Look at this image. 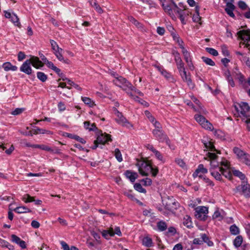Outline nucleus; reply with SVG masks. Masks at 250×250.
Segmentation results:
<instances>
[{
	"label": "nucleus",
	"instance_id": "obj_1",
	"mask_svg": "<svg viewBox=\"0 0 250 250\" xmlns=\"http://www.w3.org/2000/svg\"><path fill=\"white\" fill-rule=\"evenodd\" d=\"M204 144L205 150L208 151L205 159L210 161L209 171L212 176L216 180L221 181L222 175L226 178L230 179L232 177V172L234 176L239 177L241 180L243 181L245 179V175L241 171L231 169L229 163L226 159H222L220 162L216 160L218 158L216 153H219V152L216 149L212 142L209 141Z\"/></svg>",
	"mask_w": 250,
	"mask_h": 250
},
{
	"label": "nucleus",
	"instance_id": "obj_2",
	"mask_svg": "<svg viewBox=\"0 0 250 250\" xmlns=\"http://www.w3.org/2000/svg\"><path fill=\"white\" fill-rule=\"evenodd\" d=\"M38 69L43 66V63L41 61L39 58L35 56H31L30 59L26 60L20 67V71L27 75L32 73V70L30 64Z\"/></svg>",
	"mask_w": 250,
	"mask_h": 250
},
{
	"label": "nucleus",
	"instance_id": "obj_3",
	"mask_svg": "<svg viewBox=\"0 0 250 250\" xmlns=\"http://www.w3.org/2000/svg\"><path fill=\"white\" fill-rule=\"evenodd\" d=\"M233 106L235 109L234 114L236 117H240L241 119H245L250 116V107L248 103L246 102L234 103Z\"/></svg>",
	"mask_w": 250,
	"mask_h": 250
},
{
	"label": "nucleus",
	"instance_id": "obj_4",
	"mask_svg": "<svg viewBox=\"0 0 250 250\" xmlns=\"http://www.w3.org/2000/svg\"><path fill=\"white\" fill-rule=\"evenodd\" d=\"M136 166L138 168L139 173L142 176H147L148 173L151 172L152 175L155 177L158 172V169L157 167H153L151 165L144 161H138Z\"/></svg>",
	"mask_w": 250,
	"mask_h": 250
},
{
	"label": "nucleus",
	"instance_id": "obj_5",
	"mask_svg": "<svg viewBox=\"0 0 250 250\" xmlns=\"http://www.w3.org/2000/svg\"><path fill=\"white\" fill-rule=\"evenodd\" d=\"M113 82L116 85L122 88L124 90L136 91L135 88L131 83L121 76L116 77L115 76V79L113 80Z\"/></svg>",
	"mask_w": 250,
	"mask_h": 250
},
{
	"label": "nucleus",
	"instance_id": "obj_6",
	"mask_svg": "<svg viewBox=\"0 0 250 250\" xmlns=\"http://www.w3.org/2000/svg\"><path fill=\"white\" fill-rule=\"evenodd\" d=\"M162 6L164 11L169 15L172 19L175 18L176 12H179L180 9L177 4L172 0L169 4L162 3Z\"/></svg>",
	"mask_w": 250,
	"mask_h": 250
},
{
	"label": "nucleus",
	"instance_id": "obj_7",
	"mask_svg": "<svg viewBox=\"0 0 250 250\" xmlns=\"http://www.w3.org/2000/svg\"><path fill=\"white\" fill-rule=\"evenodd\" d=\"M113 111L116 116L115 120L118 124L129 129L133 127V125L124 117L122 113L119 112L116 107L113 108Z\"/></svg>",
	"mask_w": 250,
	"mask_h": 250
},
{
	"label": "nucleus",
	"instance_id": "obj_8",
	"mask_svg": "<svg viewBox=\"0 0 250 250\" xmlns=\"http://www.w3.org/2000/svg\"><path fill=\"white\" fill-rule=\"evenodd\" d=\"M194 119L203 128L208 130H213L212 125L203 116L200 114H196L194 115Z\"/></svg>",
	"mask_w": 250,
	"mask_h": 250
},
{
	"label": "nucleus",
	"instance_id": "obj_9",
	"mask_svg": "<svg viewBox=\"0 0 250 250\" xmlns=\"http://www.w3.org/2000/svg\"><path fill=\"white\" fill-rule=\"evenodd\" d=\"M195 216L198 219L205 221L208 217V208L205 206H198L194 209Z\"/></svg>",
	"mask_w": 250,
	"mask_h": 250
},
{
	"label": "nucleus",
	"instance_id": "obj_10",
	"mask_svg": "<svg viewBox=\"0 0 250 250\" xmlns=\"http://www.w3.org/2000/svg\"><path fill=\"white\" fill-rule=\"evenodd\" d=\"M238 37L241 40L240 44H243L250 49V30H241L237 33Z\"/></svg>",
	"mask_w": 250,
	"mask_h": 250
},
{
	"label": "nucleus",
	"instance_id": "obj_11",
	"mask_svg": "<svg viewBox=\"0 0 250 250\" xmlns=\"http://www.w3.org/2000/svg\"><path fill=\"white\" fill-rule=\"evenodd\" d=\"M50 42L51 49L57 59L60 61H64V58L62 55L63 50L59 47V45L55 41L50 40Z\"/></svg>",
	"mask_w": 250,
	"mask_h": 250
},
{
	"label": "nucleus",
	"instance_id": "obj_12",
	"mask_svg": "<svg viewBox=\"0 0 250 250\" xmlns=\"http://www.w3.org/2000/svg\"><path fill=\"white\" fill-rule=\"evenodd\" d=\"M152 133L157 140L160 142H166V143L170 146V141L161 129H155L153 130Z\"/></svg>",
	"mask_w": 250,
	"mask_h": 250
},
{
	"label": "nucleus",
	"instance_id": "obj_13",
	"mask_svg": "<svg viewBox=\"0 0 250 250\" xmlns=\"http://www.w3.org/2000/svg\"><path fill=\"white\" fill-rule=\"evenodd\" d=\"M236 189L246 197L250 196V186L245 181L242 182L241 186L236 188Z\"/></svg>",
	"mask_w": 250,
	"mask_h": 250
},
{
	"label": "nucleus",
	"instance_id": "obj_14",
	"mask_svg": "<svg viewBox=\"0 0 250 250\" xmlns=\"http://www.w3.org/2000/svg\"><path fill=\"white\" fill-rule=\"evenodd\" d=\"M97 142H99L100 144L104 145L111 142L112 139L111 136L105 133H102L99 135L97 138Z\"/></svg>",
	"mask_w": 250,
	"mask_h": 250
},
{
	"label": "nucleus",
	"instance_id": "obj_15",
	"mask_svg": "<svg viewBox=\"0 0 250 250\" xmlns=\"http://www.w3.org/2000/svg\"><path fill=\"white\" fill-rule=\"evenodd\" d=\"M233 152L242 161H248L250 158V156L248 154H246L243 150L238 147H234L233 148Z\"/></svg>",
	"mask_w": 250,
	"mask_h": 250
},
{
	"label": "nucleus",
	"instance_id": "obj_16",
	"mask_svg": "<svg viewBox=\"0 0 250 250\" xmlns=\"http://www.w3.org/2000/svg\"><path fill=\"white\" fill-rule=\"evenodd\" d=\"M208 172V169L204 167L203 164H200L195 171L193 173V177H199L201 178L202 174L207 173Z\"/></svg>",
	"mask_w": 250,
	"mask_h": 250
},
{
	"label": "nucleus",
	"instance_id": "obj_17",
	"mask_svg": "<svg viewBox=\"0 0 250 250\" xmlns=\"http://www.w3.org/2000/svg\"><path fill=\"white\" fill-rule=\"evenodd\" d=\"M126 177L129 179L131 182H134L135 180L138 178V174L130 170H126L125 172Z\"/></svg>",
	"mask_w": 250,
	"mask_h": 250
},
{
	"label": "nucleus",
	"instance_id": "obj_18",
	"mask_svg": "<svg viewBox=\"0 0 250 250\" xmlns=\"http://www.w3.org/2000/svg\"><path fill=\"white\" fill-rule=\"evenodd\" d=\"M22 200L25 203L35 202V204L40 205L42 201L40 200H35L33 197L30 196L29 194H25L22 198Z\"/></svg>",
	"mask_w": 250,
	"mask_h": 250
},
{
	"label": "nucleus",
	"instance_id": "obj_19",
	"mask_svg": "<svg viewBox=\"0 0 250 250\" xmlns=\"http://www.w3.org/2000/svg\"><path fill=\"white\" fill-rule=\"evenodd\" d=\"M234 10V5L229 2H228L226 4V8L225 11L226 13L231 17H234V14L233 13V10Z\"/></svg>",
	"mask_w": 250,
	"mask_h": 250
},
{
	"label": "nucleus",
	"instance_id": "obj_20",
	"mask_svg": "<svg viewBox=\"0 0 250 250\" xmlns=\"http://www.w3.org/2000/svg\"><path fill=\"white\" fill-rule=\"evenodd\" d=\"M45 132V130L40 129L38 127H36L32 129L31 130L28 131H26L25 132V135L26 136H32L33 134H37L39 133H44Z\"/></svg>",
	"mask_w": 250,
	"mask_h": 250
},
{
	"label": "nucleus",
	"instance_id": "obj_21",
	"mask_svg": "<svg viewBox=\"0 0 250 250\" xmlns=\"http://www.w3.org/2000/svg\"><path fill=\"white\" fill-rule=\"evenodd\" d=\"M81 100L85 104L89 107H93L96 105L95 102L89 97L82 96Z\"/></svg>",
	"mask_w": 250,
	"mask_h": 250
},
{
	"label": "nucleus",
	"instance_id": "obj_22",
	"mask_svg": "<svg viewBox=\"0 0 250 250\" xmlns=\"http://www.w3.org/2000/svg\"><path fill=\"white\" fill-rule=\"evenodd\" d=\"M2 67L6 71H8L10 70L15 71L18 69V67L16 65H12L10 62H4L2 64Z\"/></svg>",
	"mask_w": 250,
	"mask_h": 250
},
{
	"label": "nucleus",
	"instance_id": "obj_23",
	"mask_svg": "<svg viewBox=\"0 0 250 250\" xmlns=\"http://www.w3.org/2000/svg\"><path fill=\"white\" fill-rule=\"evenodd\" d=\"M90 5L93 7L95 10L99 14H102L103 12L102 8L95 0H89L88 1Z\"/></svg>",
	"mask_w": 250,
	"mask_h": 250
},
{
	"label": "nucleus",
	"instance_id": "obj_24",
	"mask_svg": "<svg viewBox=\"0 0 250 250\" xmlns=\"http://www.w3.org/2000/svg\"><path fill=\"white\" fill-rule=\"evenodd\" d=\"M183 223L188 228H191L193 227L191 218L188 215H186L184 217Z\"/></svg>",
	"mask_w": 250,
	"mask_h": 250
},
{
	"label": "nucleus",
	"instance_id": "obj_25",
	"mask_svg": "<svg viewBox=\"0 0 250 250\" xmlns=\"http://www.w3.org/2000/svg\"><path fill=\"white\" fill-rule=\"evenodd\" d=\"M142 244L146 247H151L153 246L152 240L147 236H145L142 240Z\"/></svg>",
	"mask_w": 250,
	"mask_h": 250
},
{
	"label": "nucleus",
	"instance_id": "obj_26",
	"mask_svg": "<svg viewBox=\"0 0 250 250\" xmlns=\"http://www.w3.org/2000/svg\"><path fill=\"white\" fill-rule=\"evenodd\" d=\"M243 241V237L241 235H238L235 237L233 241V244L235 248H239Z\"/></svg>",
	"mask_w": 250,
	"mask_h": 250
},
{
	"label": "nucleus",
	"instance_id": "obj_27",
	"mask_svg": "<svg viewBox=\"0 0 250 250\" xmlns=\"http://www.w3.org/2000/svg\"><path fill=\"white\" fill-rule=\"evenodd\" d=\"M102 234L104 238L109 240L110 237L114 236V234L112 233V228L110 227L108 230H103Z\"/></svg>",
	"mask_w": 250,
	"mask_h": 250
},
{
	"label": "nucleus",
	"instance_id": "obj_28",
	"mask_svg": "<svg viewBox=\"0 0 250 250\" xmlns=\"http://www.w3.org/2000/svg\"><path fill=\"white\" fill-rule=\"evenodd\" d=\"M14 210L18 213H24L30 212L31 210L25 206L18 207L15 208Z\"/></svg>",
	"mask_w": 250,
	"mask_h": 250
},
{
	"label": "nucleus",
	"instance_id": "obj_29",
	"mask_svg": "<svg viewBox=\"0 0 250 250\" xmlns=\"http://www.w3.org/2000/svg\"><path fill=\"white\" fill-rule=\"evenodd\" d=\"M21 144L23 146L32 148H41V146L39 145H32L25 139L21 140Z\"/></svg>",
	"mask_w": 250,
	"mask_h": 250
},
{
	"label": "nucleus",
	"instance_id": "obj_30",
	"mask_svg": "<svg viewBox=\"0 0 250 250\" xmlns=\"http://www.w3.org/2000/svg\"><path fill=\"white\" fill-rule=\"evenodd\" d=\"M230 233L233 235H237L240 233V229L235 224L231 225L229 227Z\"/></svg>",
	"mask_w": 250,
	"mask_h": 250
},
{
	"label": "nucleus",
	"instance_id": "obj_31",
	"mask_svg": "<svg viewBox=\"0 0 250 250\" xmlns=\"http://www.w3.org/2000/svg\"><path fill=\"white\" fill-rule=\"evenodd\" d=\"M11 21L15 26H17L18 27H21V24L19 21V19L17 15L15 13H12V16L11 18Z\"/></svg>",
	"mask_w": 250,
	"mask_h": 250
},
{
	"label": "nucleus",
	"instance_id": "obj_32",
	"mask_svg": "<svg viewBox=\"0 0 250 250\" xmlns=\"http://www.w3.org/2000/svg\"><path fill=\"white\" fill-rule=\"evenodd\" d=\"M212 219L221 221L223 219V215L222 214V212L217 209L214 211L212 215Z\"/></svg>",
	"mask_w": 250,
	"mask_h": 250
},
{
	"label": "nucleus",
	"instance_id": "obj_33",
	"mask_svg": "<svg viewBox=\"0 0 250 250\" xmlns=\"http://www.w3.org/2000/svg\"><path fill=\"white\" fill-rule=\"evenodd\" d=\"M157 227L159 231H163L167 229V225L165 222L163 221H160L157 223Z\"/></svg>",
	"mask_w": 250,
	"mask_h": 250
},
{
	"label": "nucleus",
	"instance_id": "obj_34",
	"mask_svg": "<svg viewBox=\"0 0 250 250\" xmlns=\"http://www.w3.org/2000/svg\"><path fill=\"white\" fill-rule=\"evenodd\" d=\"M213 133H214V135L219 139H220L221 140H225L226 139L225 133L221 130H215L214 131Z\"/></svg>",
	"mask_w": 250,
	"mask_h": 250
},
{
	"label": "nucleus",
	"instance_id": "obj_35",
	"mask_svg": "<svg viewBox=\"0 0 250 250\" xmlns=\"http://www.w3.org/2000/svg\"><path fill=\"white\" fill-rule=\"evenodd\" d=\"M201 237L202 240L203 241V243L205 242L207 244L208 246H212L213 245V243L209 240L208 237L207 236V235L205 233H203L201 234Z\"/></svg>",
	"mask_w": 250,
	"mask_h": 250
},
{
	"label": "nucleus",
	"instance_id": "obj_36",
	"mask_svg": "<svg viewBox=\"0 0 250 250\" xmlns=\"http://www.w3.org/2000/svg\"><path fill=\"white\" fill-rule=\"evenodd\" d=\"M153 153L156 159L159 161H161L162 163H164L165 162V159L160 152L156 150Z\"/></svg>",
	"mask_w": 250,
	"mask_h": 250
},
{
	"label": "nucleus",
	"instance_id": "obj_37",
	"mask_svg": "<svg viewBox=\"0 0 250 250\" xmlns=\"http://www.w3.org/2000/svg\"><path fill=\"white\" fill-rule=\"evenodd\" d=\"M48 67H49L50 68L52 69L59 76H61V70L59 68L55 66L52 62L48 61Z\"/></svg>",
	"mask_w": 250,
	"mask_h": 250
},
{
	"label": "nucleus",
	"instance_id": "obj_38",
	"mask_svg": "<svg viewBox=\"0 0 250 250\" xmlns=\"http://www.w3.org/2000/svg\"><path fill=\"white\" fill-rule=\"evenodd\" d=\"M182 52L186 62L192 59L190 53L186 48L182 50Z\"/></svg>",
	"mask_w": 250,
	"mask_h": 250
},
{
	"label": "nucleus",
	"instance_id": "obj_39",
	"mask_svg": "<svg viewBox=\"0 0 250 250\" xmlns=\"http://www.w3.org/2000/svg\"><path fill=\"white\" fill-rule=\"evenodd\" d=\"M68 136L70 138L74 139L77 140V141L81 143L82 144H84L86 143V141L83 138H81L77 135H74L72 134H69L68 135Z\"/></svg>",
	"mask_w": 250,
	"mask_h": 250
},
{
	"label": "nucleus",
	"instance_id": "obj_40",
	"mask_svg": "<svg viewBox=\"0 0 250 250\" xmlns=\"http://www.w3.org/2000/svg\"><path fill=\"white\" fill-rule=\"evenodd\" d=\"M192 100L194 102V103L199 106V107L200 108L199 110H197V112L200 113H203V114H206L207 112L206 110L203 109L202 108V107L199 104V101L194 97H193V98H192Z\"/></svg>",
	"mask_w": 250,
	"mask_h": 250
},
{
	"label": "nucleus",
	"instance_id": "obj_41",
	"mask_svg": "<svg viewBox=\"0 0 250 250\" xmlns=\"http://www.w3.org/2000/svg\"><path fill=\"white\" fill-rule=\"evenodd\" d=\"M114 155L118 162H121L123 161L122 154L118 148H116L115 149Z\"/></svg>",
	"mask_w": 250,
	"mask_h": 250
},
{
	"label": "nucleus",
	"instance_id": "obj_42",
	"mask_svg": "<svg viewBox=\"0 0 250 250\" xmlns=\"http://www.w3.org/2000/svg\"><path fill=\"white\" fill-rule=\"evenodd\" d=\"M202 59L203 61L207 65H209L210 66L215 65V62L210 58L206 57H202Z\"/></svg>",
	"mask_w": 250,
	"mask_h": 250
},
{
	"label": "nucleus",
	"instance_id": "obj_43",
	"mask_svg": "<svg viewBox=\"0 0 250 250\" xmlns=\"http://www.w3.org/2000/svg\"><path fill=\"white\" fill-rule=\"evenodd\" d=\"M192 20L194 22H199L201 20V18L199 13V10L197 7H196V13L193 15Z\"/></svg>",
	"mask_w": 250,
	"mask_h": 250
},
{
	"label": "nucleus",
	"instance_id": "obj_44",
	"mask_svg": "<svg viewBox=\"0 0 250 250\" xmlns=\"http://www.w3.org/2000/svg\"><path fill=\"white\" fill-rule=\"evenodd\" d=\"M134 188L136 190L141 193H145L146 191V189L144 188L142 185L139 183L135 184Z\"/></svg>",
	"mask_w": 250,
	"mask_h": 250
},
{
	"label": "nucleus",
	"instance_id": "obj_45",
	"mask_svg": "<svg viewBox=\"0 0 250 250\" xmlns=\"http://www.w3.org/2000/svg\"><path fill=\"white\" fill-rule=\"evenodd\" d=\"M128 20L132 23L134 24L137 27L140 28L141 27V24L133 17L130 16L128 17Z\"/></svg>",
	"mask_w": 250,
	"mask_h": 250
},
{
	"label": "nucleus",
	"instance_id": "obj_46",
	"mask_svg": "<svg viewBox=\"0 0 250 250\" xmlns=\"http://www.w3.org/2000/svg\"><path fill=\"white\" fill-rule=\"evenodd\" d=\"M206 49L208 53L213 55V56H217L218 55L217 51L214 48L207 47Z\"/></svg>",
	"mask_w": 250,
	"mask_h": 250
},
{
	"label": "nucleus",
	"instance_id": "obj_47",
	"mask_svg": "<svg viewBox=\"0 0 250 250\" xmlns=\"http://www.w3.org/2000/svg\"><path fill=\"white\" fill-rule=\"evenodd\" d=\"M175 163L182 168H186V165L185 162L181 159H176L175 160Z\"/></svg>",
	"mask_w": 250,
	"mask_h": 250
},
{
	"label": "nucleus",
	"instance_id": "obj_48",
	"mask_svg": "<svg viewBox=\"0 0 250 250\" xmlns=\"http://www.w3.org/2000/svg\"><path fill=\"white\" fill-rule=\"evenodd\" d=\"M58 108L59 111L62 112L66 109V105L63 102H60L58 104Z\"/></svg>",
	"mask_w": 250,
	"mask_h": 250
},
{
	"label": "nucleus",
	"instance_id": "obj_49",
	"mask_svg": "<svg viewBox=\"0 0 250 250\" xmlns=\"http://www.w3.org/2000/svg\"><path fill=\"white\" fill-rule=\"evenodd\" d=\"M112 233L115 234L117 235L118 236H122V233L120 230V228L119 227H115L114 229L112 228Z\"/></svg>",
	"mask_w": 250,
	"mask_h": 250
},
{
	"label": "nucleus",
	"instance_id": "obj_50",
	"mask_svg": "<svg viewBox=\"0 0 250 250\" xmlns=\"http://www.w3.org/2000/svg\"><path fill=\"white\" fill-rule=\"evenodd\" d=\"M37 77L42 82H45L47 79V77L44 73L41 72H38L37 73Z\"/></svg>",
	"mask_w": 250,
	"mask_h": 250
},
{
	"label": "nucleus",
	"instance_id": "obj_51",
	"mask_svg": "<svg viewBox=\"0 0 250 250\" xmlns=\"http://www.w3.org/2000/svg\"><path fill=\"white\" fill-rule=\"evenodd\" d=\"M178 11V12H176V14H178L179 15V18L182 23L183 24H185L186 22L185 21V18L184 17L183 10L180 8Z\"/></svg>",
	"mask_w": 250,
	"mask_h": 250
},
{
	"label": "nucleus",
	"instance_id": "obj_52",
	"mask_svg": "<svg viewBox=\"0 0 250 250\" xmlns=\"http://www.w3.org/2000/svg\"><path fill=\"white\" fill-rule=\"evenodd\" d=\"M242 120L245 122L246 125L247 129L248 131L250 132V117L246 118L245 119H243Z\"/></svg>",
	"mask_w": 250,
	"mask_h": 250
},
{
	"label": "nucleus",
	"instance_id": "obj_53",
	"mask_svg": "<svg viewBox=\"0 0 250 250\" xmlns=\"http://www.w3.org/2000/svg\"><path fill=\"white\" fill-rule=\"evenodd\" d=\"M11 239L12 242L17 244L18 245H19V243L22 240L20 237L15 234H12L11 235Z\"/></svg>",
	"mask_w": 250,
	"mask_h": 250
},
{
	"label": "nucleus",
	"instance_id": "obj_54",
	"mask_svg": "<svg viewBox=\"0 0 250 250\" xmlns=\"http://www.w3.org/2000/svg\"><path fill=\"white\" fill-rule=\"evenodd\" d=\"M238 5L240 8H241L242 10L246 9L247 8V5L246 3L242 0H240L238 3Z\"/></svg>",
	"mask_w": 250,
	"mask_h": 250
},
{
	"label": "nucleus",
	"instance_id": "obj_55",
	"mask_svg": "<svg viewBox=\"0 0 250 250\" xmlns=\"http://www.w3.org/2000/svg\"><path fill=\"white\" fill-rule=\"evenodd\" d=\"M222 52L224 56H229V51H228L227 47L225 45H223L221 47Z\"/></svg>",
	"mask_w": 250,
	"mask_h": 250
},
{
	"label": "nucleus",
	"instance_id": "obj_56",
	"mask_svg": "<svg viewBox=\"0 0 250 250\" xmlns=\"http://www.w3.org/2000/svg\"><path fill=\"white\" fill-rule=\"evenodd\" d=\"M60 244L63 250H70V248H69V246L64 241H61Z\"/></svg>",
	"mask_w": 250,
	"mask_h": 250
},
{
	"label": "nucleus",
	"instance_id": "obj_57",
	"mask_svg": "<svg viewBox=\"0 0 250 250\" xmlns=\"http://www.w3.org/2000/svg\"><path fill=\"white\" fill-rule=\"evenodd\" d=\"M23 108H17L12 112V114L14 115H19L23 112Z\"/></svg>",
	"mask_w": 250,
	"mask_h": 250
},
{
	"label": "nucleus",
	"instance_id": "obj_58",
	"mask_svg": "<svg viewBox=\"0 0 250 250\" xmlns=\"http://www.w3.org/2000/svg\"><path fill=\"white\" fill-rule=\"evenodd\" d=\"M236 77L241 83H243L245 80L244 76L239 71L238 72V73H236Z\"/></svg>",
	"mask_w": 250,
	"mask_h": 250
},
{
	"label": "nucleus",
	"instance_id": "obj_59",
	"mask_svg": "<svg viewBox=\"0 0 250 250\" xmlns=\"http://www.w3.org/2000/svg\"><path fill=\"white\" fill-rule=\"evenodd\" d=\"M25 58V55L24 52L20 51L18 53V60L19 61H21Z\"/></svg>",
	"mask_w": 250,
	"mask_h": 250
},
{
	"label": "nucleus",
	"instance_id": "obj_60",
	"mask_svg": "<svg viewBox=\"0 0 250 250\" xmlns=\"http://www.w3.org/2000/svg\"><path fill=\"white\" fill-rule=\"evenodd\" d=\"M161 73L167 79H169L171 78V76L170 74L168 72H167L165 69H164L163 70H162V72H161Z\"/></svg>",
	"mask_w": 250,
	"mask_h": 250
},
{
	"label": "nucleus",
	"instance_id": "obj_61",
	"mask_svg": "<svg viewBox=\"0 0 250 250\" xmlns=\"http://www.w3.org/2000/svg\"><path fill=\"white\" fill-rule=\"evenodd\" d=\"M145 186H150L152 183V181L150 178H146L142 180Z\"/></svg>",
	"mask_w": 250,
	"mask_h": 250
},
{
	"label": "nucleus",
	"instance_id": "obj_62",
	"mask_svg": "<svg viewBox=\"0 0 250 250\" xmlns=\"http://www.w3.org/2000/svg\"><path fill=\"white\" fill-rule=\"evenodd\" d=\"M157 32L160 35H163L165 32V29L164 27H158L157 28Z\"/></svg>",
	"mask_w": 250,
	"mask_h": 250
},
{
	"label": "nucleus",
	"instance_id": "obj_63",
	"mask_svg": "<svg viewBox=\"0 0 250 250\" xmlns=\"http://www.w3.org/2000/svg\"><path fill=\"white\" fill-rule=\"evenodd\" d=\"M187 63V65L188 66V67H189V69L190 70H193L194 69V66L193 65V64L192 62V59L191 60H188V61H187L186 62Z\"/></svg>",
	"mask_w": 250,
	"mask_h": 250
},
{
	"label": "nucleus",
	"instance_id": "obj_64",
	"mask_svg": "<svg viewBox=\"0 0 250 250\" xmlns=\"http://www.w3.org/2000/svg\"><path fill=\"white\" fill-rule=\"evenodd\" d=\"M177 68H182L184 66V63H183L181 59H178V62L176 63Z\"/></svg>",
	"mask_w": 250,
	"mask_h": 250
}]
</instances>
